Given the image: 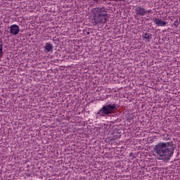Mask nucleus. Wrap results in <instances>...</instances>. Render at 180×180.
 <instances>
[{
    "instance_id": "obj_1",
    "label": "nucleus",
    "mask_w": 180,
    "mask_h": 180,
    "mask_svg": "<svg viewBox=\"0 0 180 180\" xmlns=\"http://www.w3.org/2000/svg\"><path fill=\"white\" fill-rule=\"evenodd\" d=\"M155 153H157L158 160L162 161H169L171 157L174 155V151H175V145L172 141L170 142H160L155 146L153 148Z\"/></svg>"
},
{
    "instance_id": "obj_2",
    "label": "nucleus",
    "mask_w": 180,
    "mask_h": 180,
    "mask_svg": "<svg viewBox=\"0 0 180 180\" xmlns=\"http://www.w3.org/2000/svg\"><path fill=\"white\" fill-rule=\"evenodd\" d=\"M116 110V104L106 103L99 112H97V115L100 116H106L108 115H111Z\"/></svg>"
},
{
    "instance_id": "obj_3",
    "label": "nucleus",
    "mask_w": 180,
    "mask_h": 180,
    "mask_svg": "<svg viewBox=\"0 0 180 180\" xmlns=\"http://www.w3.org/2000/svg\"><path fill=\"white\" fill-rule=\"evenodd\" d=\"M153 12L152 9L146 10L144 7L141 6H138L135 8V13H136L137 16H146L147 13H151Z\"/></svg>"
},
{
    "instance_id": "obj_4",
    "label": "nucleus",
    "mask_w": 180,
    "mask_h": 180,
    "mask_svg": "<svg viewBox=\"0 0 180 180\" xmlns=\"http://www.w3.org/2000/svg\"><path fill=\"white\" fill-rule=\"evenodd\" d=\"M106 22H108V16L94 15V21L93 22V25L94 26H96V25H98L99 23L105 25Z\"/></svg>"
},
{
    "instance_id": "obj_5",
    "label": "nucleus",
    "mask_w": 180,
    "mask_h": 180,
    "mask_svg": "<svg viewBox=\"0 0 180 180\" xmlns=\"http://www.w3.org/2000/svg\"><path fill=\"white\" fill-rule=\"evenodd\" d=\"M94 16H108V11L105 7H97L94 8Z\"/></svg>"
},
{
    "instance_id": "obj_6",
    "label": "nucleus",
    "mask_w": 180,
    "mask_h": 180,
    "mask_svg": "<svg viewBox=\"0 0 180 180\" xmlns=\"http://www.w3.org/2000/svg\"><path fill=\"white\" fill-rule=\"evenodd\" d=\"M20 31V29L19 28V26L18 25H13L10 27V33H11V34H13L14 36L18 34Z\"/></svg>"
},
{
    "instance_id": "obj_7",
    "label": "nucleus",
    "mask_w": 180,
    "mask_h": 180,
    "mask_svg": "<svg viewBox=\"0 0 180 180\" xmlns=\"http://www.w3.org/2000/svg\"><path fill=\"white\" fill-rule=\"evenodd\" d=\"M153 22L154 23H155V25H157V26H167V22L162 20V19L161 18H153Z\"/></svg>"
},
{
    "instance_id": "obj_8",
    "label": "nucleus",
    "mask_w": 180,
    "mask_h": 180,
    "mask_svg": "<svg viewBox=\"0 0 180 180\" xmlns=\"http://www.w3.org/2000/svg\"><path fill=\"white\" fill-rule=\"evenodd\" d=\"M44 49L47 51L48 53H50V51H53V45L50 42H47L45 44Z\"/></svg>"
},
{
    "instance_id": "obj_9",
    "label": "nucleus",
    "mask_w": 180,
    "mask_h": 180,
    "mask_svg": "<svg viewBox=\"0 0 180 180\" xmlns=\"http://www.w3.org/2000/svg\"><path fill=\"white\" fill-rule=\"evenodd\" d=\"M143 39H146V40H148V41H150V40L151 39H153V34H150V33H144L142 35Z\"/></svg>"
},
{
    "instance_id": "obj_10",
    "label": "nucleus",
    "mask_w": 180,
    "mask_h": 180,
    "mask_svg": "<svg viewBox=\"0 0 180 180\" xmlns=\"http://www.w3.org/2000/svg\"><path fill=\"white\" fill-rule=\"evenodd\" d=\"M2 53H4V41L0 39V57H2Z\"/></svg>"
},
{
    "instance_id": "obj_11",
    "label": "nucleus",
    "mask_w": 180,
    "mask_h": 180,
    "mask_svg": "<svg viewBox=\"0 0 180 180\" xmlns=\"http://www.w3.org/2000/svg\"><path fill=\"white\" fill-rule=\"evenodd\" d=\"M174 26H175V27H178V21H175L174 22Z\"/></svg>"
},
{
    "instance_id": "obj_12",
    "label": "nucleus",
    "mask_w": 180,
    "mask_h": 180,
    "mask_svg": "<svg viewBox=\"0 0 180 180\" xmlns=\"http://www.w3.org/2000/svg\"><path fill=\"white\" fill-rule=\"evenodd\" d=\"M123 1V0H115V2H119V1Z\"/></svg>"
},
{
    "instance_id": "obj_13",
    "label": "nucleus",
    "mask_w": 180,
    "mask_h": 180,
    "mask_svg": "<svg viewBox=\"0 0 180 180\" xmlns=\"http://www.w3.org/2000/svg\"><path fill=\"white\" fill-rule=\"evenodd\" d=\"M94 2H99V0H94Z\"/></svg>"
},
{
    "instance_id": "obj_14",
    "label": "nucleus",
    "mask_w": 180,
    "mask_h": 180,
    "mask_svg": "<svg viewBox=\"0 0 180 180\" xmlns=\"http://www.w3.org/2000/svg\"><path fill=\"white\" fill-rule=\"evenodd\" d=\"M110 1H116V0H110Z\"/></svg>"
},
{
    "instance_id": "obj_15",
    "label": "nucleus",
    "mask_w": 180,
    "mask_h": 180,
    "mask_svg": "<svg viewBox=\"0 0 180 180\" xmlns=\"http://www.w3.org/2000/svg\"><path fill=\"white\" fill-rule=\"evenodd\" d=\"M103 1H106V0H103Z\"/></svg>"
}]
</instances>
